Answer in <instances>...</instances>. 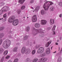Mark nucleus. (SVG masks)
<instances>
[{
	"instance_id": "32",
	"label": "nucleus",
	"mask_w": 62,
	"mask_h": 62,
	"mask_svg": "<svg viewBox=\"0 0 62 62\" xmlns=\"http://www.w3.org/2000/svg\"><path fill=\"white\" fill-rule=\"evenodd\" d=\"M56 27V26H55V25H54V27H53L52 29V31H54V30H55V27Z\"/></svg>"
},
{
	"instance_id": "57",
	"label": "nucleus",
	"mask_w": 62,
	"mask_h": 62,
	"mask_svg": "<svg viewBox=\"0 0 62 62\" xmlns=\"http://www.w3.org/2000/svg\"><path fill=\"white\" fill-rule=\"evenodd\" d=\"M59 41V40H57V42H58Z\"/></svg>"
},
{
	"instance_id": "50",
	"label": "nucleus",
	"mask_w": 62,
	"mask_h": 62,
	"mask_svg": "<svg viewBox=\"0 0 62 62\" xmlns=\"http://www.w3.org/2000/svg\"><path fill=\"white\" fill-rule=\"evenodd\" d=\"M27 45V46H28L29 45V42H28V43L27 44H26Z\"/></svg>"
},
{
	"instance_id": "26",
	"label": "nucleus",
	"mask_w": 62,
	"mask_h": 62,
	"mask_svg": "<svg viewBox=\"0 0 62 62\" xmlns=\"http://www.w3.org/2000/svg\"><path fill=\"white\" fill-rule=\"evenodd\" d=\"M41 13L42 15L44 14L45 13V11L44 10H42L41 11Z\"/></svg>"
},
{
	"instance_id": "10",
	"label": "nucleus",
	"mask_w": 62,
	"mask_h": 62,
	"mask_svg": "<svg viewBox=\"0 0 62 62\" xmlns=\"http://www.w3.org/2000/svg\"><path fill=\"white\" fill-rule=\"evenodd\" d=\"M47 58H42L39 60V62H44L46 61Z\"/></svg>"
},
{
	"instance_id": "2",
	"label": "nucleus",
	"mask_w": 62,
	"mask_h": 62,
	"mask_svg": "<svg viewBox=\"0 0 62 62\" xmlns=\"http://www.w3.org/2000/svg\"><path fill=\"white\" fill-rule=\"evenodd\" d=\"M32 34L33 35H37L38 33H42L43 31V30L41 29H36L34 28H33L32 29Z\"/></svg>"
},
{
	"instance_id": "47",
	"label": "nucleus",
	"mask_w": 62,
	"mask_h": 62,
	"mask_svg": "<svg viewBox=\"0 0 62 62\" xmlns=\"http://www.w3.org/2000/svg\"><path fill=\"white\" fill-rule=\"evenodd\" d=\"M53 35H55V32L54 31H53Z\"/></svg>"
},
{
	"instance_id": "41",
	"label": "nucleus",
	"mask_w": 62,
	"mask_h": 62,
	"mask_svg": "<svg viewBox=\"0 0 62 62\" xmlns=\"http://www.w3.org/2000/svg\"><path fill=\"white\" fill-rule=\"evenodd\" d=\"M2 42H3V39H0V45H1V44H2Z\"/></svg>"
},
{
	"instance_id": "15",
	"label": "nucleus",
	"mask_w": 62,
	"mask_h": 62,
	"mask_svg": "<svg viewBox=\"0 0 62 62\" xmlns=\"http://www.w3.org/2000/svg\"><path fill=\"white\" fill-rule=\"evenodd\" d=\"M45 56V54L44 53H42L40 55H38V56L39 57H44Z\"/></svg>"
},
{
	"instance_id": "35",
	"label": "nucleus",
	"mask_w": 62,
	"mask_h": 62,
	"mask_svg": "<svg viewBox=\"0 0 62 62\" xmlns=\"http://www.w3.org/2000/svg\"><path fill=\"white\" fill-rule=\"evenodd\" d=\"M3 36H4V35H3V34L2 33L0 34V39L2 38Z\"/></svg>"
},
{
	"instance_id": "36",
	"label": "nucleus",
	"mask_w": 62,
	"mask_h": 62,
	"mask_svg": "<svg viewBox=\"0 0 62 62\" xmlns=\"http://www.w3.org/2000/svg\"><path fill=\"white\" fill-rule=\"evenodd\" d=\"M10 57V56L9 55H7V56L5 57V59H8Z\"/></svg>"
},
{
	"instance_id": "40",
	"label": "nucleus",
	"mask_w": 62,
	"mask_h": 62,
	"mask_svg": "<svg viewBox=\"0 0 62 62\" xmlns=\"http://www.w3.org/2000/svg\"><path fill=\"white\" fill-rule=\"evenodd\" d=\"M39 46L38 45H37L35 46V48H39Z\"/></svg>"
},
{
	"instance_id": "1",
	"label": "nucleus",
	"mask_w": 62,
	"mask_h": 62,
	"mask_svg": "<svg viewBox=\"0 0 62 62\" xmlns=\"http://www.w3.org/2000/svg\"><path fill=\"white\" fill-rule=\"evenodd\" d=\"M53 4H54V3L52 2L47 1L44 5L43 7L44 9L46 11L48 10L50 7L51 6V5Z\"/></svg>"
},
{
	"instance_id": "31",
	"label": "nucleus",
	"mask_w": 62,
	"mask_h": 62,
	"mask_svg": "<svg viewBox=\"0 0 62 62\" xmlns=\"http://www.w3.org/2000/svg\"><path fill=\"white\" fill-rule=\"evenodd\" d=\"M29 60H30V59L29 58H27L25 60V62H28L29 61Z\"/></svg>"
},
{
	"instance_id": "27",
	"label": "nucleus",
	"mask_w": 62,
	"mask_h": 62,
	"mask_svg": "<svg viewBox=\"0 0 62 62\" xmlns=\"http://www.w3.org/2000/svg\"><path fill=\"white\" fill-rule=\"evenodd\" d=\"M58 4L59 6H60V7H62V2L61 1L60 2H59L58 3Z\"/></svg>"
},
{
	"instance_id": "5",
	"label": "nucleus",
	"mask_w": 62,
	"mask_h": 62,
	"mask_svg": "<svg viewBox=\"0 0 62 62\" xmlns=\"http://www.w3.org/2000/svg\"><path fill=\"white\" fill-rule=\"evenodd\" d=\"M9 8L8 7H6L3 8L0 11V15L1 14H2L4 11H7L8 10H9Z\"/></svg>"
},
{
	"instance_id": "52",
	"label": "nucleus",
	"mask_w": 62,
	"mask_h": 62,
	"mask_svg": "<svg viewBox=\"0 0 62 62\" xmlns=\"http://www.w3.org/2000/svg\"><path fill=\"white\" fill-rule=\"evenodd\" d=\"M56 52V51H55V52H53V54H55V53Z\"/></svg>"
},
{
	"instance_id": "23",
	"label": "nucleus",
	"mask_w": 62,
	"mask_h": 62,
	"mask_svg": "<svg viewBox=\"0 0 62 62\" xmlns=\"http://www.w3.org/2000/svg\"><path fill=\"white\" fill-rule=\"evenodd\" d=\"M38 61V59L37 58L33 59L32 61V62H36Z\"/></svg>"
},
{
	"instance_id": "59",
	"label": "nucleus",
	"mask_w": 62,
	"mask_h": 62,
	"mask_svg": "<svg viewBox=\"0 0 62 62\" xmlns=\"http://www.w3.org/2000/svg\"><path fill=\"white\" fill-rule=\"evenodd\" d=\"M53 48V46H52V47H51V48Z\"/></svg>"
},
{
	"instance_id": "42",
	"label": "nucleus",
	"mask_w": 62,
	"mask_h": 62,
	"mask_svg": "<svg viewBox=\"0 0 62 62\" xmlns=\"http://www.w3.org/2000/svg\"><path fill=\"white\" fill-rule=\"evenodd\" d=\"M4 18H6L7 17V14H5L3 16Z\"/></svg>"
},
{
	"instance_id": "38",
	"label": "nucleus",
	"mask_w": 62,
	"mask_h": 62,
	"mask_svg": "<svg viewBox=\"0 0 62 62\" xmlns=\"http://www.w3.org/2000/svg\"><path fill=\"white\" fill-rule=\"evenodd\" d=\"M21 10H18L17 11V13L18 14H20L21 13Z\"/></svg>"
},
{
	"instance_id": "55",
	"label": "nucleus",
	"mask_w": 62,
	"mask_h": 62,
	"mask_svg": "<svg viewBox=\"0 0 62 62\" xmlns=\"http://www.w3.org/2000/svg\"><path fill=\"white\" fill-rule=\"evenodd\" d=\"M31 8L32 9H34V8L32 7H31Z\"/></svg>"
},
{
	"instance_id": "39",
	"label": "nucleus",
	"mask_w": 62,
	"mask_h": 62,
	"mask_svg": "<svg viewBox=\"0 0 62 62\" xmlns=\"http://www.w3.org/2000/svg\"><path fill=\"white\" fill-rule=\"evenodd\" d=\"M4 57H3L0 60V62H3V61H4Z\"/></svg>"
},
{
	"instance_id": "11",
	"label": "nucleus",
	"mask_w": 62,
	"mask_h": 62,
	"mask_svg": "<svg viewBox=\"0 0 62 62\" xmlns=\"http://www.w3.org/2000/svg\"><path fill=\"white\" fill-rule=\"evenodd\" d=\"M32 21L33 22H35L37 21V15H34L32 18Z\"/></svg>"
},
{
	"instance_id": "34",
	"label": "nucleus",
	"mask_w": 62,
	"mask_h": 62,
	"mask_svg": "<svg viewBox=\"0 0 62 62\" xmlns=\"http://www.w3.org/2000/svg\"><path fill=\"white\" fill-rule=\"evenodd\" d=\"M3 51H4V50L3 49L1 48L0 49V53H2V52H3Z\"/></svg>"
},
{
	"instance_id": "3",
	"label": "nucleus",
	"mask_w": 62,
	"mask_h": 62,
	"mask_svg": "<svg viewBox=\"0 0 62 62\" xmlns=\"http://www.w3.org/2000/svg\"><path fill=\"white\" fill-rule=\"evenodd\" d=\"M11 42L9 40H6L2 44L3 46L5 49L8 48L10 46Z\"/></svg>"
},
{
	"instance_id": "30",
	"label": "nucleus",
	"mask_w": 62,
	"mask_h": 62,
	"mask_svg": "<svg viewBox=\"0 0 62 62\" xmlns=\"http://www.w3.org/2000/svg\"><path fill=\"white\" fill-rule=\"evenodd\" d=\"M36 53V50H33L32 51V54H34Z\"/></svg>"
},
{
	"instance_id": "20",
	"label": "nucleus",
	"mask_w": 62,
	"mask_h": 62,
	"mask_svg": "<svg viewBox=\"0 0 62 62\" xmlns=\"http://www.w3.org/2000/svg\"><path fill=\"white\" fill-rule=\"evenodd\" d=\"M8 53V51L6 50L3 53V55H6Z\"/></svg>"
},
{
	"instance_id": "61",
	"label": "nucleus",
	"mask_w": 62,
	"mask_h": 62,
	"mask_svg": "<svg viewBox=\"0 0 62 62\" xmlns=\"http://www.w3.org/2000/svg\"><path fill=\"white\" fill-rule=\"evenodd\" d=\"M59 49H60V48L59 47Z\"/></svg>"
},
{
	"instance_id": "58",
	"label": "nucleus",
	"mask_w": 62,
	"mask_h": 62,
	"mask_svg": "<svg viewBox=\"0 0 62 62\" xmlns=\"http://www.w3.org/2000/svg\"><path fill=\"white\" fill-rule=\"evenodd\" d=\"M19 43H17V45H19Z\"/></svg>"
},
{
	"instance_id": "29",
	"label": "nucleus",
	"mask_w": 62,
	"mask_h": 62,
	"mask_svg": "<svg viewBox=\"0 0 62 62\" xmlns=\"http://www.w3.org/2000/svg\"><path fill=\"white\" fill-rule=\"evenodd\" d=\"M5 29V27H2L0 28V31H2L3 30H4V29Z\"/></svg>"
},
{
	"instance_id": "4",
	"label": "nucleus",
	"mask_w": 62,
	"mask_h": 62,
	"mask_svg": "<svg viewBox=\"0 0 62 62\" xmlns=\"http://www.w3.org/2000/svg\"><path fill=\"white\" fill-rule=\"evenodd\" d=\"M30 52V50L29 49H26L25 47H23L21 50V53L22 54H29Z\"/></svg>"
},
{
	"instance_id": "45",
	"label": "nucleus",
	"mask_w": 62,
	"mask_h": 62,
	"mask_svg": "<svg viewBox=\"0 0 62 62\" xmlns=\"http://www.w3.org/2000/svg\"><path fill=\"white\" fill-rule=\"evenodd\" d=\"M1 5H2V6H3V5H4L5 4V3L4 2H2L1 3Z\"/></svg>"
},
{
	"instance_id": "8",
	"label": "nucleus",
	"mask_w": 62,
	"mask_h": 62,
	"mask_svg": "<svg viewBox=\"0 0 62 62\" xmlns=\"http://www.w3.org/2000/svg\"><path fill=\"white\" fill-rule=\"evenodd\" d=\"M19 23V20L18 19H16L14 20L13 23V24L14 26H16Z\"/></svg>"
},
{
	"instance_id": "37",
	"label": "nucleus",
	"mask_w": 62,
	"mask_h": 62,
	"mask_svg": "<svg viewBox=\"0 0 62 62\" xmlns=\"http://www.w3.org/2000/svg\"><path fill=\"white\" fill-rule=\"evenodd\" d=\"M25 7L24 6H23L21 7V9H25Z\"/></svg>"
},
{
	"instance_id": "54",
	"label": "nucleus",
	"mask_w": 62,
	"mask_h": 62,
	"mask_svg": "<svg viewBox=\"0 0 62 62\" xmlns=\"http://www.w3.org/2000/svg\"><path fill=\"white\" fill-rule=\"evenodd\" d=\"M58 55H60V53L59 52V53L58 54Z\"/></svg>"
},
{
	"instance_id": "7",
	"label": "nucleus",
	"mask_w": 62,
	"mask_h": 62,
	"mask_svg": "<svg viewBox=\"0 0 62 62\" xmlns=\"http://www.w3.org/2000/svg\"><path fill=\"white\" fill-rule=\"evenodd\" d=\"M19 23V20L18 19H16L14 20L13 23V24L14 26H16Z\"/></svg>"
},
{
	"instance_id": "13",
	"label": "nucleus",
	"mask_w": 62,
	"mask_h": 62,
	"mask_svg": "<svg viewBox=\"0 0 62 62\" xmlns=\"http://www.w3.org/2000/svg\"><path fill=\"white\" fill-rule=\"evenodd\" d=\"M54 23V20L53 19H51L50 21V24L51 25H53Z\"/></svg>"
},
{
	"instance_id": "60",
	"label": "nucleus",
	"mask_w": 62,
	"mask_h": 62,
	"mask_svg": "<svg viewBox=\"0 0 62 62\" xmlns=\"http://www.w3.org/2000/svg\"><path fill=\"white\" fill-rule=\"evenodd\" d=\"M25 17H23L24 18H25Z\"/></svg>"
},
{
	"instance_id": "9",
	"label": "nucleus",
	"mask_w": 62,
	"mask_h": 62,
	"mask_svg": "<svg viewBox=\"0 0 62 62\" xmlns=\"http://www.w3.org/2000/svg\"><path fill=\"white\" fill-rule=\"evenodd\" d=\"M44 51V48L43 47H41L39 48L38 52L39 54L43 53Z\"/></svg>"
},
{
	"instance_id": "22",
	"label": "nucleus",
	"mask_w": 62,
	"mask_h": 62,
	"mask_svg": "<svg viewBox=\"0 0 62 62\" xmlns=\"http://www.w3.org/2000/svg\"><path fill=\"white\" fill-rule=\"evenodd\" d=\"M61 57H59L58 58L57 62H61Z\"/></svg>"
},
{
	"instance_id": "12",
	"label": "nucleus",
	"mask_w": 62,
	"mask_h": 62,
	"mask_svg": "<svg viewBox=\"0 0 62 62\" xmlns=\"http://www.w3.org/2000/svg\"><path fill=\"white\" fill-rule=\"evenodd\" d=\"M42 25H45L47 23V21L45 20H42L41 21Z\"/></svg>"
},
{
	"instance_id": "56",
	"label": "nucleus",
	"mask_w": 62,
	"mask_h": 62,
	"mask_svg": "<svg viewBox=\"0 0 62 62\" xmlns=\"http://www.w3.org/2000/svg\"><path fill=\"white\" fill-rule=\"evenodd\" d=\"M61 52H62V48H61Z\"/></svg>"
},
{
	"instance_id": "46",
	"label": "nucleus",
	"mask_w": 62,
	"mask_h": 62,
	"mask_svg": "<svg viewBox=\"0 0 62 62\" xmlns=\"http://www.w3.org/2000/svg\"><path fill=\"white\" fill-rule=\"evenodd\" d=\"M59 16L60 17H61L62 16V14H60L59 15Z\"/></svg>"
},
{
	"instance_id": "43",
	"label": "nucleus",
	"mask_w": 62,
	"mask_h": 62,
	"mask_svg": "<svg viewBox=\"0 0 62 62\" xmlns=\"http://www.w3.org/2000/svg\"><path fill=\"white\" fill-rule=\"evenodd\" d=\"M34 0H32L30 1V3L31 4H32V3H34Z\"/></svg>"
},
{
	"instance_id": "62",
	"label": "nucleus",
	"mask_w": 62,
	"mask_h": 62,
	"mask_svg": "<svg viewBox=\"0 0 62 62\" xmlns=\"http://www.w3.org/2000/svg\"><path fill=\"white\" fill-rule=\"evenodd\" d=\"M51 49L52 50V48H51Z\"/></svg>"
},
{
	"instance_id": "24",
	"label": "nucleus",
	"mask_w": 62,
	"mask_h": 62,
	"mask_svg": "<svg viewBox=\"0 0 62 62\" xmlns=\"http://www.w3.org/2000/svg\"><path fill=\"white\" fill-rule=\"evenodd\" d=\"M29 29H30V27L29 26H28L26 28V30L27 32L29 31Z\"/></svg>"
},
{
	"instance_id": "28",
	"label": "nucleus",
	"mask_w": 62,
	"mask_h": 62,
	"mask_svg": "<svg viewBox=\"0 0 62 62\" xmlns=\"http://www.w3.org/2000/svg\"><path fill=\"white\" fill-rule=\"evenodd\" d=\"M28 37L27 36H25L23 37V39L24 40H26L28 39Z\"/></svg>"
},
{
	"instance_id": "64",
	"label": "nucleus",
	"mask_w": 62,
	"mask_h": 62,
	"mask_svg": "<svg viewBox=\"0 0 62 62\" xmlns=\"http://www.w3.org/2000/svg\"><path fill=\"white\" fill-rule=\"evenodd\" d=\"M33 12H34V11H33Z\"/></svg>"
},
{
	"instance_id": "18",
	"label": "nucleus",
	"mask_w": 62,
	"mask_h": 62,
	"mask_svg": "<svg viewBox=\"0 0 62 62\" xmlns=\"http://www.w3.org/2000/svg\"><path fill=\"white\" fill-rule=\"evenodd\" d=\"M51 43V41H49L47 42V43H46V47H48L50 45V44Z\"/></svg>"
},
{
	"instance_id": "51",
	"label": "nucleus",
	"mask_w": 62,
	"mask_h": 62,
	"mask_svg": "<svg viewBox=\"0 0 62 62\" xmlns=\"http://www.w3.org/2000/svg\"><path fill=\"white\" fill-rule=\"evenodd\" d=\"M55 44L56 45H58V43H56Z\"/></svg>"
},
{
	"instance_id": "21",
	"label": "nucleus",
	"mask_w": 62,
	"mask_h": 62,
	"mask_svg": "<svg viewBox=\"0 0 62 62\" xmlns=\"http://www.w3.org/2000/svg\"><path fill=\"white\" fill-rule=\"evenodd\" d=\"M40 7L39 6H37L35 8V11L36 12H37L38 10H39V9Z\"/></svg>"
},
{
	"instance_id": "63",
	"label": "nucleus",
	"mask_w": 62,
	"mask_h": 62,
	"mask_svg": "<svg viewBox=\"0 0 62 62\" xmlns=\"http://www.w3.org/2000/svg\"><path fill=\"white\" fill-rule=\"evenodd\" d=\"M28 17H27V18H28Z\"/></svg>"
},
{
	"instance_id": "6",
	"label": "nucleus",
	"mask_w": 62,
	"mask_h": 62,
	"mask_svg": "<svg viewBox=\"0 0 62 62\" xmlns=\"http://www.w3.org/2000/svg\"><path fill=\"white\" fill-rule=\"evenodd\" d=\"M15 16H11L9 18L8 22L9 23H12L14 21V20H15Z\"/></svg>"
},
{
	"instance_id": "19",
	"label": "nucleus",
	"mask_w": 62,
	"mask_h": 62,
	"mask_svg": "<svg viewBox=\"0 0 62 62\" xmlns=\"http://www.w3.org/2000/svg\"><path fill=\"white\" fill-rule=\"evenodd\" d=\"M25 0H19L18 3H20L21 4H23L24 3Z\"/></svg>"
},
{
	"instance_id": "14",
	"label": "nucleus",
	"mask_w": 62,
	"mask_h": 62,
	"mask_svg": "<svg viewBox=\"0 0 62 62\" xmlns=\"http://www.w3.org/2000/svg\"><path fill=\"white\" fill-rule=\"evenodd\" d=\"M46 54H49L50 53V50L49 48H47L46 49Z\"/></svg>"
},
{
	"instance_id": "48",
	"label": "nucleus",
	"mask_w": 62,
	"mask_h": 62,
	"mask_svg": "<svg viewBox=\"0 0 62 62\" xmlns=\"http://www.w3.org/2000/svg\"><path fill=\"white\" fill-rule=\"evenodd\" d=\"M11 13V12L9 11L8 12V15H9Z\"/></svg>"
},
{
	"instance_id": "33",
	"label": "nucleus",
	"mask_w": 62,
	"mask_h": 62,
	"mask_svg": "<svg viewBox=\"0 0 62 62\" xmlns=\"http://www.w3.org/2000/svg\"><path fill=\"white\" fill-rule=\"evenodd\" d=\"M18 62V58L16 59L13 61V62Z\"/></svg>"
},
{
	"instance_id": "53",
	"label": "nucleus",
	"mask_w": 62,
	"mask_h": 62,
	"mask_svg": "<svg viewBox=\"0 0 62 62\" xmlns=\"http://www.w3.org/2000/svg\"><path fill=\"white\" fill-rule=\"evenodd\" d=\"M3 18H2V19H1V18H0V20H3Z\"/></svg>"
},
{
	"instance_id": "44",
	"label": "nucleus",
	"mask_w": 62,
	"mask_h": 62,
	"mask_svg": "<svg viewBox=\"0 0 62 62\" xmlns=\"http://www.w3.org/2000/svg\"><path fill=\"white\" fill-rule=\"evenodd\" d=\"M42 37H44V35L43 34H41V35H40Z\"/></svg>"
},
{
	"instance_id": "16",
	"label": "nucleus",
	"mask_w": 62,
	"mask_h": 62,
	"mask_svg": "<svg viewBox=\"0 0 62 62\" xmlns=\"http://www.w3.org/2000/svg\"><path fill=\"white\" fill-rule=\"evenodd\" d=\"M40 25V24L39 23H36L35 24V27H36V28H39V27Z\"/></svg>"
},
{
	"instance_id": "17",
	"label": "nucleus",
	"mask_w": 62,
	"mask_h": 62,
	"mask_svg": "<svg viewBox=\"0 0 62 62\" xmlns=\"http://www.w3.org/2000/svg\"><path fill=\"white\" fill-rule=\"evenodd\" d=\"M17 49H18V47H16L13 48V51L14 52H17Z\"/></svg>"
},
{
	"instance_id": "49",
	"label": "nucleus",
	"mask_w": 62,
	"mask_h": 62,
	"mask_svg": "<svg viewBox=\"0 0 62 62\" xmlns=\"http://www.w3.org/2000/svg\"><path fill=\"white\" fill-rule=\"evenodd\" d=\"M60 40H62V38H61V37H60Z\"/></svg>"
},
{
	"instance_id": "25",
	"label": "nucleus",
	"mask_w": 62,
	"mask_h": 62,
	"mask_svg": "<svg viewBox=\"0 0 62 62\" xmlns=\"http://www.w3.org/2000/svg\"><path fill=\"white\" fill-rule=\"evenodd\" d=\"M50 9L51 11H54V8L53 7H51L50 8Z\"/></svg>"
}]
</instances>
